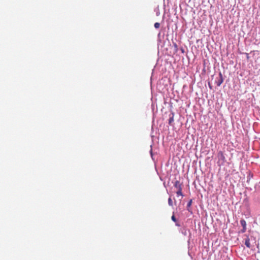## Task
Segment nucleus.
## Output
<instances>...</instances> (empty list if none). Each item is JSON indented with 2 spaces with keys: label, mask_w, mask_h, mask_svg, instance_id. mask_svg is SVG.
<instances>
[{
  "label": "nucleus",
  "mask_w": 260,
  "mask_h": 260,
  "mask_svg": "<svg viewBox=\"0 0 260 260\" xmlns=\"http://www.w3.org/2000/svg\"><path fill=\"white\" fill-rule=\"evenodd\" d=\"M217 157L218 159L217 161L218 165L219 166L223 165L226 161L223 152L221 151H219L217 153Z\"/></svg>",
  "instance_id": "obj_1"
},
{
  "label": "nucleus",
  "mask_w": 260,
  "mask_h": 260,
  "mask_svg": "<svg viewBox=\"0 0 260 260\" xmlns=\"http://www.w3.org/2000/svg\"><path fill=\"white\" fill-rule=\"evenodd\" d=\"M223 82V78L222 77V75L221 73H219V77L217 78L216 81H215V84L217 86H220L221 84Z\"/></svg>",
  "instance_id": "obj_2"
},
{
  "label": "nucleus",
  "mask_w": 260,
  "mask_h": 260,
  "mask_svg": "<svg viewBox=\"0 0 260 260\" xmlns=\"http://www.w3.org/2000/svg\"><path fill=\"white\" fill-rule=\"evenodd\" d=\"M240 223L243 227V229L242 230V232L244 233L246 230V222L244 219H241L240 220Z\"/></svg>",
  "instance_id": "obj_3"
},
{
  "label": "nucleus",
  "mask_w": 260,
  "mask_h": 260,
  "mask_svg": "<svg viewBox=\"0 0 260 260\" xmlns=\"http://www.w3.org/2000/svg\"><path fill=\"white\" fill-rule=\"evenodd\" d=\"M245 245L246 246V247H247L248 248H251L252 247V245L251 244V243H250V238L248 237H247L245 239Z\"/></svg>",
  "instance_id": "obj_4"
},
{
  "label": "nucleus",
  "mask_w": 260,
  "mask_h": 260,
  "mask_svg": "<svg viewBox=\"0 0 260 260\" xmlns=\"http://www.w3.org/2000/svg\"><path fill=\"white\" fill-rule=\"evenodd\" d=\"M174 186L177 189H179L182 188V184L180 183V182L178 180L176 181L174 183Z\"/></svg>",
  "instance_id": "obj_5"
},
{
  "label": "nucleus",
  "mask_w": 260,
  "mask_h": 260,
  "mask_svg": "<svg viewBox=\"0 0 260 260\" xmlns=\"http://www.w3.org/2000/svg\"><path fill=\"white\" fill-rule=\"evenodd\" d=\"M174 122V114L172 113V115L170 116L169 119V124L170 125H172V123Z\"/></svg>",
  "instance_id": "obj_6"
},
{
  "label": "nucleus",
  "mask_w": 260,
  "mask_h": 260,
  "mask_svg": "<svg viewBox=\"0 0 260 260\" xmlns=\"http://www.w3.org/2000/svg\"><path fill=\"white\" fill-rule=\"evenodd\" d=\"M176 194H177V197H179L180 196L182 198L183 197V195L182 192V188L177 189V191H176Z\"/></svg>",
  "instance_id": "obj_7"
},
{
  "label": "nucleus",
  "mask_w": 260,
  "mask_h": 260,
  "mask_svg": "<svg viewBox=\"0 0 260 260\" xmlns=\"http://www.w3.org/2000/svg\"><path fill=\"white\" fill-rule=\"evenodd\" d=\"M168 203L170 206H173V201L171 198H169L168 199Z\"/></svg>",
  "instance_id": "obj_8"
},
{
  "label": "nucleus",
  "mask_w": 260,
  "mask_h": 260,
  "mask_svg": "<svg viewBox=\"0 0 260 260\" xmlns=\"http://www.w3.org/2000/svg\"><path fill=\"white\" fill-rule=\"evenodd\" d=\"M155 28H158L160 27V24L158 22H156L154 25Z\"/></svg>",
  "instance_id": "obj_9"
},
{
  "label": "nucleus",
  "mask_w": 260,
  "mask_h": 260,
  "mask_svg": "<svg viewBox=\"0 0 260 260\" xmlns=\"http://www.w3.org/2000/svg\"><path fill=\"white\" fill-rule=\"evenodd\" d=\"M171 219H172V220L173 221H174V222H177V219H176V218L175 216H174V215H173L172 216V217H171Z\"/></svg>",
  "instance_id": "obj_10"
},
{
  "label": "nucleus",
  "mask_w": 260,
  "mask_h": 260,
  "mask_svg": "<svg viewBox=\"0 0 260 260\" xmlns=\"http://www.w3.org/2000/svg\"><path fill=\"white\" fill-rule=\"evenodd\" d=\"M191 203H192V200H190V201H189V202L188 203V204H187V206H188V207H189V206L191 205Z\"/></svg>",
  "instance_id": "obj_11"
},
{
  "label": "nucleus",
  "mask_w": 260,
  "mask_h": 260,
  "mask_svg": "<svg viewBox=\"0 0 260 260\" xmlns=\"http://www.w3.org/2000/svg\"><path fill=\"white\" fill-rule=\"evenodd\" d=\"M176 225H178V226H179V224H178L177 223H176Z\"/></svg>",
  "instance_id": "obj_12"
}]
</instances>
